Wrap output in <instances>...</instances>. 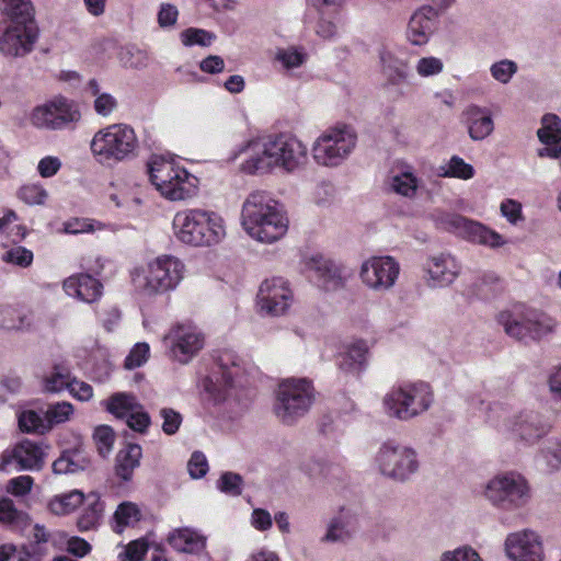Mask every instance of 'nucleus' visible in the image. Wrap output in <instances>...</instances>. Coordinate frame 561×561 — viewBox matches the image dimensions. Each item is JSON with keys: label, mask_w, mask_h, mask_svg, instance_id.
Segmentation results:
<instances>
[{"label": "nucleus", "mask_w": 561, "mask_h": 561, "mask_svg": "<svg viewBox=\"0 0 561 561\" xmlns=\"http://www.w3.org/2000/svg\"><path fill=\"white\" fill-rule=\"evenodd\" d=\"M87 500L88 505L77 520V526L80 531L95 529L103 513V504L96 494L92 493L88 495Z\"/></svg>", "instance_id": "obj_35"}, {"label": "nucleus", "mask_w": 561, "mask_h": 561, "mask_svg": "<svg viewBox=\"0 0 561 561\" xmlns=\"http://www.w3.org/2000/svg\"><path fill=\"white\" fill-rule=\"evenodd\" d=\"M378 471L396 482H407L420 469L417 451L407 445L388 440L381 444L375 456Z\"/></svg>", "instance_id": "obj_10"}, {"label": "nucleus", "mask_w": 561, "mask_h": 561, "mask_svg": "<svg viewBox=\"0 0 561 561\" xmlns=\"http://www.w3.org/2000/svg\"><path fill=\"white\" fill-rule=\"evenodd\" d=\"M415 69L419 76L431 77L440 73L444 69V64L437 57H423L416 62Z\"/></svg>", "instance_id": "obj_49"}, {"label": "nucleus", "mask_w": 561, "mask_h": 561, "mask_svg": "<svg viewBox=\"0 0 561 561\" xmlns=\"http://www.w3.org/2000/svg\"><path fill=\"white\" fill-rule=\"evenodd\" d=\"M433 401L434 393L431 386L417 381L391 389L383 397L382 403L389 416L409 421L426 412Z\"/></svg>", "instance_id": "obj_7"}, {"label": "nucleus", "mask_w": 561, "mask_h": 561, "mask_svg": "<svg viewBox=\"0 0 561 561\" xmlns=\"http://www.w3.org/2000/svg\"><path fill=\"white\" fill-rule=\"evenodd\" d=\"M18 197L31 206L44 205L48 197V192L39 183H30L20 187Z\"/></svg>", "instance_id": "obj_42"}, {"label": "nucleus", "mask_w": 561, "mask_h": 561, "mask_svg": "<svg viewBox=\"0 0 561 561\" xmlns=\"http://www.w3.org/2000/svg\"><path fill=\"white\" fill-rule=\"evenodd\" d=\"M357 136L350 126H335L324 130L313 142L312 156L318 164L336 167L354 150Z\"/></svg>", "instance_id": "obj_11"}, {"label": "nucleus", "mask_w": 561, "mask_h": 561, "mask_svg": "<svg viewBox=\"0 0 561 561\" xmlns=\"http://www.w3.org/2000/svg\"><path fill=\"white\" fill-rule=\"evenodd\" d=\"M160 416L163 420L162 431L167 435L175 434L182 424V415L171 408H163L160 410Z\"/></svg>", "instance_id": "obj_53"}, {"label": "nucleus", "mask_w": 561, "mask_h": 561, "mask_svg": "<svg viewBox=\"0 0 561 561\" xmlns=\"http://www.w3.org/2000/svg\"><path fill=\"white\" fill-rule=\"evenodd\" d=\"M537 136L543 145L542 148L537 150L538 157L551 159L561 157V122L557 115H543Z\"/></svg>", "instance_id": "obj_25"}, {"label": "nucleus", "mask_w": 561, "mask_h": 561, "mask_svg": "<svg viewBox=\"0 0 561 561\" xmlns=\"http://www.w3.org/2000/svg\"><path fill=\"white\" fill-rule=\"evenodd\" d=\"M0 12L9 18L10 21L34 18L31 0H0Z\"/></svg>", "instance_id": "obj_38"}, {"label": "nucleus", "mask_w": 561, "mask_h": 561, "mask_svg": "<svg viewBox=\"0 0 561 561\" xmlns=\"http://www.w3.org/2000/svg\"><path fill=\"white\" fill-rule=\"evenodd\" d=\"M171 357L180 364L190 363L204 347V334L192 324H176L164 336Z\"/></svg>", "instance_id": "obj_16"}, {"label": "nucleus", "mask_w": 561, "mask_h": 561, "mask_svg": "<svg viewBox=\"0 0 561 561\" xmlns=\"http://www.w3.org/2000/svg\"><path fill=\"white\" fill-rule=\"evenodd\" d=\"M446 178H458L469 180L474 175V169L471 164L458 156H453L448 162L447 169L442 173Z\"/></svg>", "instance_id": "obj_45"}, {"label": "nucleus", "mask_w": 561, "mask_h": 561, "mask_svg": "<svg viewBox=\"0 0 561 561\" xmlns=\"http://www.w3.org/2000/svg\"><path fill=\"white\" fill-rule=\"evenodd\" d=\"M38 37L34 18L11 21L0 36V51L5 57L23 58L34 50Z\"/></svg>", "instance_id": "obj_13"}, {"label": "nucleus", "mask_w": 561, "mask_h": 561, "mask_svg": "<svg viewBox=\"0 0 561 561\" xmlns=\"http://www.w3.org/2000/svg\"><path fill=\"white\" fill-rule=\"evenodd\" d=\"M125 421L128 427L139 433H144L150 425V416L144 410L142 405H140L136 411H133Z\"/></svg>", "instance_id": "obj_57"}, {"label": "nucleus", "mask_w": 561, "mask_h": 561, "mask_svg": "<svg viewBox=\"0 0 561 561\" xmlns=\"http://www.w3.org/2000/svg\"><path fill=\"white\" fill-rule=\"evenodd\" d=\"M119 60L127 68L142 69L149 64L148 55L135 46H127L119 51Z\"/></svg>", "instance_id": "obj_43"}, {"label": "nucleus", "mask_w": 561, "mask_h": 561, "mask_svg": "<svg viewBox=\"0 0 561 561\" xmlns=\"http://www.w3.org/2000/svg\"><path fill=\"white\" fill-rule=\"evenodd\" d=\"M172 226L175 238L193 247L217 244L226 234L224 219L215 211L199 208L178 211Z\"/></svg>", "instance_id": "obj_3"}, {"label": "nucleus", "mask_w": 561, "mask_h": 561, "mask_svg": "<svg viewBox=\"0 0 561 561\" xmlns=\"http://www.w3.org/2000/svg\"><path fill=\"white\" fill-rule=\"evenodd\" d=\"M387 183L391 192L412 199L417 194L420 180L411 168H407L393 171Z\"/></svg>", "instance_id": "obj_32"}, {"label": "nucleus", "mask_w": 561, "mask_h": 561, "mask_svg": "<svg viewBox=\"0 0 561 561\" xmlns=\"http://www.w3.org/2000/svg\"><path fill=\"white\" fill-rule=\"evenodd\" d=\"M440 561H482L476 550L470 547H460L451 551H445Z\"/></svg>", "instance_id": "obj_55"}, {"label": "nucleus", "mask_w": 561, "mask_h": 561, "mask_svg": "<svg viewBox=\"0 0 561 561\" xmlns=\"http://www.w3.org/2000/svg\"><path fill=\"white\" fill-rule=\"evenodd\" d=\"M148 173L151 183L161 193L162 196L170 201H178L183 194L190 190L187 182L178 184V188H170L172 179L180 180L181 175L186 176V170L175 165L172 161L162 157L153 156L148 162Z\"/></svg>", "instance_id": "obj_17"}, {"label": "nucleus", "mask_w": 561, "mask_h": 561, "mask_svg": "<svg viewBox=\"0 0 561 561\" xmlns=\"http://www.w3.org/2000/svg\"><path fill=\"white\" fill-rule=\"evenodd\" d=\"M504 550L511 561H542L543 558L540 536L530 529L508 534Z\"/></svg>", "instance_id": "obj_20"}, {"label": "nucleus", "mask_w": 561, "mask_h": 561, "mask_svg": "<svg viewBox=\"0 0 561 561\" xmlns=\"http://www.w3.org/2000/svg\"><path fill=\"white\" fill-rule=\"evenodd\" d=\"M73 414V405L69 402H56L48 404L45 411V421L49 430L70 420Z\"/></svg>", "instance_id": "obj_40"}, {"label": "nucleus", "mask_w": 561, "mask_h": 561, "mask_svg": "<svg viewBox=\"0 0 561 561\" xmlns=\"http://www.w3.org/2000/svg\"><path fill=\"white\" fill-rule=\"evenodd\" d=\"M368 348L365 342L351 344L340 360V368L347 373L358 371L366 362Z\"/></svg>", "instance_id": "obj_36"}, {"label": "nucleus", "mask_w": 561, "mask_h": 561, "mask_svg": "<svg viewBox=\"0 0 561 561\" xmlns=\"http://www.w3.org/2000/svg\"><path fill=\"white\" fill-rule=\"evenodd\" d=\"M274 59L282 64L286 69L300 67L307 60V54L297 47L278 48L275 51Z\"/></svg>", "instance_id": "obj_41"}, {"label": "nucleus", "mask_w": 561, "mask_h": 561, "mask_svg": "<svg viewBox=\"0 0 561 561\" xmlns=\"http://www.w3.org/2000/svg\"><path fill=\"white\" fill-rule=\"evenodd\" d=\"M293 301V291L287 280L282 277L265 279L257 293V305L271 316H282Z\"/></svg>", "instance_id": "obj_19"}, {"label": "nucleus", "mask_w": 561, "mask_h": 561, "mask_svg": "<svg viewBox=\"0 0 561 561\" xmlns=\"http://www.w3.org/2000/svg\"><path fill=\"white\" fill-rule=\"evenodd\" d=\"M168 541L175 550L185 553H198L206 545V538L190 528L173 530Z\"/></svg>", "instance_id": "obj_31"}, {"label": "nucleus", "mask_w": 561, "mask_h": 561, "mask_svg": "<svg viewBox=\"0 0 561 561\" xmlns=\"http://www.w3.org/2000/svg\"><path fill=\"white\" fill-rule=\"evenodd\" d=\"M61 165V160L58 157L47 156L38 161L37 171L42 178L47 179L56 175Z\"/></svg>", "instance_id": "obj_58"}, {"label": "nucleus", "mask_w": 561, "mask_h": 561, "mask_svg": "<svg viewBox=\"0 0 561 561\" xmlns=\"http://www.w3.org/2000/svg\"><path fill=\"white\" fill-rule=\"evenodd\" d=\"M497 323L504 332L516 341H540L545 336L556 332L558 321L545 313L514 306L501 311L496 317Z\"/></svg>", "instance_id": "obj_6"}, {"label": "nucleus", "mask_w": 561, "mask_h": 561, "mask_svg": "<svg viewBox=\"0 0 561 561\" xmlns=\"http://www.w3.org/2000/svg\"><path fill=\"white\" fill-rule=\"evenodd\" d=\"M314 399V388L310 380L286 379L276 391L274 412L283 424L293 425L309 412Z\"/></svg>", "instance_id": "obj_8"}, {"label": "nucleus", "mask_w": 561, "mask_h": 561, "mask_svg": "<svg viewBox=\"0 0 561 561\" xmlns=\"http://www.w3.org/2000/svg\"><path fill=\"white\" fill-rule=\"evenodd\" d=\"M239 153L248 156L241 168L251 174L268 172L274 168L291 172L304 165L307 160L305 145L286 134L251 139L240 148Z\"/></svg>", "instance_id": "obj_1"}, {"label": "nucleus", "mask_w": 561, "mask_h": 561, "mask_svg": "<svg viewBox=\"0 0 561 561\" xmlns=\"http://www.w3.org/2000/svg\"><path fill=\"white\" fill-rule=\"evenodd\" d=\"M304 266L307 271L313 272L318 280L329 290L344 285L345 268L323 254L316 253L305 256Z\"/></svg>", "instance_id": "obj_23"}, {"label": "nucleus", "mask_w": 561, "mask_h": 561, "mask_svg": "<svg viewBox=\"0 0 561 561\" xmlns=\"http://www.w3.org/2000/svg\"><path fill=\"white\" fill-rule=\"evenodd\" d=\"M237 374V364L233 360V356L229 353L221 355L217 364L202 381V388L208 399L215 403L224 401L232 387L233 378Z\"/></svg>", "instance_id": "obj_18"}, {"label": "nucleus", "mask_w": 561, "mask_h": 561, "mask_svg": "<svg viewBox=\"0 0 561 561\" xmlns=\"http://www.w3.org/2000/svg\"><path fill=\"white\" fill-rule=\"evenodd\" d=\"M187 470L193 479L204 477L208 471V462L205 455L201 451L193 453L187 462Z\"/></svg>", "instance_id": "obj_56"}, {"label": "nucleus", "mask_w": 561, "mask_h": 561, "mask_svg": "<svg viewBox=\"0 0 561 561\" xmlns=\"http://www.w3.org/2000/svg\"><path fill=\"white\" fill-rule=\"evenodd\" d=\"M140 405L135 396L125 392L112 394L106 402L107 411L116 417L124 420H126L133 411L139 409Z\"/></svg>", "instance_id": "obj_34"}, {"label": "nucleus", "mask_w": 561, "mask_h": 561, "mask_svg": "<svg viewBox=\"0 0 561 561\" xmlns=\"http://www.w3.org/2000/svg\"><path fill=\"white\" fill-rule=\"evenodd\" d=\"M178 15L179 11L174 5L164 3L159 10L158 23L161 27L172 26L175 24Z\"/></svg>", "instance_id": "obj_64"}, {"label": "nucleus", "mask_w": 561, "mask_h": 561, "mask_svg": "<svg viewBox=\"0 0 561 561\" xmlns=\"http://www.w3.org/2000/svg\"><path fill=\"white\" fill-rule=\"evenodd\" d=\"M21 513L9 499L0 501V523L11 524L20 519Z\"/></svg>", "instance_id": "obj_63"}, {"label": "nucleus", "mask_w": 561, "mask_h": 561, "mask_svg": "<svg viewBox=\"0 0 561 561\" xmlns=\"http://www.w3.org/2000/svg\"><path fill=\"white\" fill-rule=\"evenodd\" d=\"M185 265L173 255L163 254L137 268L133 274L136 288L146 296H158L174 290L184 278Z\"/></svg>", "instance_id": "obj_4"}, {"label": "nucleus", "mask_w": 561, "mask_h": 561, "mask_svg": "<svg viewBox=\"0 0 561 561\" xmlns=\"http://www.w3.org/2000/svg\"><path fill=\"white\" fill-rule=\"evenodd\" d=\"M116 107L117 101L112 94L103 93L94 100V110L101 116H110Z\"/></svg>", "instance_id": "obj_59"}, {"label": "nucleus", "mask_w": 561, "mask_h": 561, "mask_svg": "<svg viewBox=\"0 0 561 561\" xmlns=\"http://www.w3.org/2000/svg\"><path fill=\"white\" fill-rule=\"evenodd\" d=\"M501 213L511 224H516L522 219V205L514 199H506L501 204Z\"/></svg>", "instance_id": "obj_62"}, {"label": "nucleus", "mask_w": 561, "mask_h": 561, "mask_svg": "<svg viewBox=\"0 0 561 561\" xmlns=\"http://www.w3.org/2000/svg\"><path fill=\"white\" fill-rule=\"evenodd\" d=\"M80 118L77 105L64 96H56L38 104L28 114V122L34 128L48 131L69 128Z\"/></svg>", "instance_id": "obj_12"}, {"label": "nucleus", "mask_w": 561, "mask_h": 561, "mask_svg": "<svg viewBox=\"0 0 561 561\" xmlns=\"http://www.w3.org/2000/svg\"><path fill=\"white\" fill-rule=\"evenodd\" d=\"M141 455V447L136 444H129L125 449L119 450L116 456V474L123 480L129 481L134 470L140 463Z\"/></svg>", "instance_id": "obj_33"}, {"label": "nucleus", "mask_w": 561, "mask_h": 561, "mask_svg": "<svg viewBox=\"0 0 561 561\" xmlns=\"http://www.w3.org/2000/svg\"><path fill=\"white\" fill-rule=\"evenodd\" d=\"M517 70V64L510 59H502L490 67L492 78L502 84L508 83Z\"/></svg>", "instance_id": "obj_46"}, {"label": "nucleus", "mask_w": 561, "mask_h": 561, "mask_svg": "<svg viewBox=\"0 0 561 561\" xmlns=\"http://www.w3.org/2000/svg\"><path fill=\"white\" fill-rule=\"evenodd\" d=\"M542 454L552 469H558L561 466V440H550Z\"/></svg>", "instance_id": "obj_61"}, {"label": "nucleus", "mask_w": 561, "mask_h": 561, "mask_svg": "<svg viewBox=\"0 0 561 561\" xmlns=\"http://www.w3.org/2000/svg\"><path fill=\"white\" fill-rule=\"evenodd\" d=\"M44 465V451L39 444L25 439L2 455L0 470H41Z\"/></svg>", "instance_id": "obj_22"}, {"label": "nucleus", "mask_w": 561, "mask_h": 561, "mask_svg": "<svg viewBox=\"0 0 561 561\" xmlns=\"http://www.w3.org/2000/svg\"><path fill=\"white\" fill-rule=\"evenodd\" d=\"M19 426L21 431L27 433L44 434L49 431V425L46 424L45 417L42 419L39 414L34 411H25L19 417Z\"/></svg>", "instance_id": "obj_44"}, {"label": "nucleus", "mask_w": 561, "mask_h": 561, "mask_svg": "<svg viewBox=\"0 0 561 561\" xmlns=\"http://www.w3.org/2000/svg\"><path fill=\"white\" fill-rule=\"evenodd\" d=\"M90 147L100 163L115 164L136 157L138 138L131 126L112 124L94 134Z\"/></svg>", "instance_id": "obj_5"}, {"label": "nucleus", "mask_w": 561, "mask_h": 561, "mask_svg": "<svg viewBox=\"0 0 561 561\" xmlns=\"http://www.w3.org/2000/svg\"><path fill=\"white\" fill-rule=\"evenodd\" d=\"M316 33L324 39H332L337 34L336 23L332 19L325 18V10H323L322 14H319Z\"/></svg>", "instance_id": "obj_60"}, {"label": "nucleus", "mask_w": 561, "mask_h": 561, "mask_svg": "<svg viewBox=\"0 0 561 561\" xmlns=\"http://www.w3.org/2000/svg\"><path fill=\"white\" fill-rule=\"evenodd\" d=\"M93 438L95 440L98 450L101 455H106L111 451L114 443V433L108 426H99L95 428Z\"/></svg>", "instance_id": "obj_50"}, {"label": "nucleus", "mask_w": 561, "mask_h": 561, "mask_svg": "<svg viewBox=\"0 0 561 561\" xmlns=\"http://www.w3.org/2000/svg\"><path fill=\"white\" fill-rule=\"evenodd\" d=\"M84 495L80 491L73 490L55 496L49 502V510L56 515H68L83 503Z\"/></svg>", "instance_id": "obj_37"}, {"label": "nucleus", "mask_w": 561, "mask_h": 561, "mask_svg": "<svg viewBox=\"0 0 561 561\" xmlns=\"http://www.w3.org/2000/svg\"><path fill=\"white\" fill-rule=\"evenodd\" d=\"M72 380L70 370L64 365H55L44 378V388L48 392L68 389Z\"/></svg>", "instance_id": "obj_39"}, {"label": "nucleus", "mask_w": 561, "mask_h": 561, "mask_svg": "<svg viewBox=\"0 0 561 561\" xmlns=\"http://www.w3.org/2000/svg\"><path fill=\"white\" fill-rule=\"evenodd\" d=\"M438 221L447 231L470 242L490 248H499L505 244V240L501 234L481 222L468 219L461 215L443 214Z\"/></svg>", "instance_id": "obj_15"}, {"label": "nucleus", "mask_w": 561, "mask_h": 561, "mask_svg": "<svg viewBox=\"0 0 561 561\" xmlns=\"http://www.w3.org/2000/svg\"><path fill=\"white\" fill-rule=\"evenodd\" d=\"M424 271L430 287H444L456 279L459 267L451 255L439 254L427 260Z\"/></svg>", "instance_id": "obj_24"}, {"label": "nucleus", "mask_w": 561, "mask_h": 561, "mask_svg": "<svg viewBox=\"0 0 561 561\" xmlns=\"http://www.w3.org/2000/svg\"><path fill=\"white\" fill-rule=\"evenodd\" d=\"M469 137L474 141L488 138L494 130L491 112L476 104L469 105L462 113Z\"/></svg>", "instance_id": "obj_27"}, {"label": "nucleus", "mask_w": 561, "mask_h": 561, "mask_svg": "<svg viewBox=\"0 0 561 561\" xmlns=\"http://www.w3.org/2000/svg\"><path fill=\"white\" fill-rule=\"evenodd\" d=\"M102 284L89 274H78L64 282L65 293L87 304L96 301L102 296Z\"/></svg>", "instance_id": "obj_28"}, {"label": "nucleus", "mask_w": 561, "mask_h": 561, "mask_svg": "<svg viewBox=\"0 0 561 561\" xmlns=\"http://www.w3.org/2000/svg\"><path fill=\"white\" fill-rule=\"evenodd\" d=\"M149 356V345L147 343H137L125 359V367L133 369L147 362Z\"/></svg>", "instance_id": "obj_54"}, {"label": "nucleus", "mask_w": 561, "mask_h": 561, "mask_svg": "<svg viewBox=\"0 0 561 561\" xmlns=\"http://www.w3.org/2000/svg\"><path fill=\"white\" fill-rule=\"evenodd\" d=\"M437 16V11L432 5H424L412 14L407 31L411 44L420 46L428 42Z\"/></svg>", "instance_id": "obj_26"}, {"label": "nucleus", "mask_w": 561, "mask_h": 561, "mask_svg": "<svg viewBox=\"0 0 561 561\" xmlns=\"http://www.w3.org/2000/svg\"><path fill=\"white\" fill-rule=\"evenodd\" d=\"M215 35L202 28L190 27L181 33V41L185 46H210Z\"/></svg>", "instance_id": "obj_47"}, {"label": "nucleus", "mask_w": 561, "mask_h": 561, "mask_svg": "<svg viewBox=\"0 0 561 561\" xmlns=\"http://www.w3.org/2000/svg\"><path fill=\"white\" fill-rule=\"evenodd\" d=\"M399 275L400 264L390 255L371 256L362 263L359 270L362 283L376 293L391 290Z\"/></svg>", "instance_id": "obj_14"}, {"label": "nucleus", "mask_w": 561, "mask_h": 561, "mask_svg": "<svg viewBox=\"0 0 561 561\" xmlns=\"http://www.w3.org/2000/svg\"><path fill=\"white\" fill-rule=\"evenodd\" d=\"M483 494L493 506L504 511L519 510L526 506L531 497L528 481L515 471L494 476L485 484Z\"/></svg>", "instance_id": "obj_9"}, {"label": "nucleus", "mask_w": 561, "mask_h": 561, "mask_svg": "<svg viewBox=\"0 0 561 561\" xmlns=\"http://www.w3.org/2000/svg\"><path fill=\"white\" fill-rule=\"evenodd\" d=\"M242 477L234 472H225L217 482L218 489L231 496H238L242 492Z\"/></svg>", "instance_id": "obj_48"}, {"label": "nucleus", "mask_w": 561, "mask_h": 561, "mask_svg": "<svg viewBox=\"0 0 561 561\" xmlns=\"http://www.w3.org/2000/svg\"><path fill=\"white\" fill-rule=\"evenodd\" d=\"M379 60L382 72L387 76L390 83L401 84L408 81L410 68L405 60L386 48L380 49Z\"/></svg>", "instance_id": "obj_30"}, {"label": "nucleus", "mask_w": 561, "mask_h": 561, "mask_svg": "<svg viewBox=\"0 0 561 561\" xmlns=\"http://www.w3.org/2000/svg\"><path fill=\"white\" fill-rule=\"evenodd\" d=\"M114 516L118 526H127L139 519V510L135 504L125 502L117 507Z\"/></svg>", "instance_id": "obj_51"}, {"label": "nucleus", "mask_w": 561, "mask_h": 561, "mask_svg": "<svg viewBox=\"0 0 561 561\" xmlns=\"http://www.w3.org/2000/svg\"><path fill=\"white\" fill-rule=\"evenodd\" d=\"M241 225L252 239L273 243L286 234L289 220L279 202L263 191H255L243 202Z\"/></svg>", "instance_id": "obj_2"}, {"label": "nucleus", "mask_w": 561, "mask_h": 561, "mask_svg": "<svg viewBox=\"0 0 561 561\" xmlns=\"http://www.w3.org/2000/svg\"><path fill=\"white\" fill-rule=\"evenodd\" d=\"M3 261L7 263H12L22 267H26L33 261V253L32 251L23 247H15L3 254Z\"/></svg>", "instance_id": "obj_52"}, {"label": "nucleus", "mask_w": 561, "mask_h": 561, "mask_svg": "<svg viewBox=\"0 0 561 561\" xmlns=\"http://www.w3.org/2000/svg\"><path fill=\"white\" fill-rule=\"evenodd\" d=\"M354 516L350 510L342 507L335 516H333L328 525L327 531L321 537L322 543H344L348 541L353 536V524Z\"/></svg>", "instance_id": "obj_29"}, {"label": "nucleus", "mask_w": 561, "mask_h": 561, "mask_svg": "<svg viewBox=\"0 0 561 561\" xmlns=\"http://www.w3.org/2000/svg\"><path fill=\"white\" fill-rule=\"evenodd\" d=\"M505 426L513 438L525 446L537 444L551 428L542 416L533 412L514 416Z\"/></svg>", "instance_id": "obj_21"}]
</instances>
